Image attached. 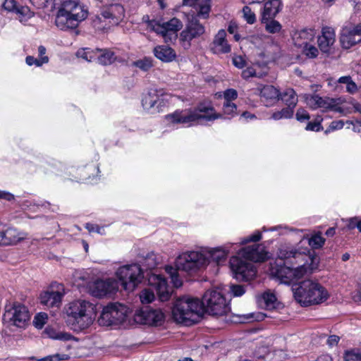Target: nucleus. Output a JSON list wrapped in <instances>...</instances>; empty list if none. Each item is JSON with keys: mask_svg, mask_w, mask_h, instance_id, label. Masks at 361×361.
Segmentation results:
<instances>
[{"mask_svg": "<svg viewBox=\"0 0 361 361\" xmlns=\"http://www.w3.org/2000/svg\"><path fill=\"white\" fill-rule=\"evenodd\" d=\"M282 4L280 0H270L265 3L262 15V21L273 19L281 11Z\"/></svg>", "mask_w": 361, "mask_h": 361, "instance_id": "29", "label": "nucleus"}, {"mask_svg": "<svg viewBox=\"0 0 361 361\" xmlns=\"http://www.w3.org/2000/svg\"><path fill=\"white\" fill-rule=\"evenodd\" d=\"M293 110H291L290 108H283L281 111L274 112L271 118L274 120H279L281 118H290L293 115Z\"/></svg>", "mask_w": 361, "mask_h": 361, "instance_id": "43", "label": "nucleus"}, {"mask_svg": "<svg viewBox=\"0 0 361 361\" xmlns=\"http://www.w3.org/2000/svg\"><path fill=\"white\" fill-rule=\"evenodd\" d=\"M146 260V266L148 269L154 268L157 263L155 262V255L154 253L149 254L145 259Z\"/></svg>", "mask_w": 361, "mask_h": 361, "instance_id": "55", "label": "nucleus"}, {"mask_svg": "<svg viewBox=\"0 0 361 361\" xmlns=\"http://www.w3.org/2000/svg\"><path fill=\"white\" fill-rule=\"evenodd\" d=\"M233 63L235 67L238 68H243L246 65L245 60L241 56H234L233 58Z\"/></svg>", "mask_w": 361, "mask_h": 361, "instance_id": "54", "label": "nucleus"}, {"mask_svg": "<svg viewBox=\"0 0 361 361\" xmlns=\"http://www.w3.org/2000/svg\"><path fill=\"white\" fill-rule=\"evenodd\" d=\"M256 75V72L254 68L247 67L246 69L243 71L242 77L244 79H248L250 77H254Z\"/></svg>", "mask_w": 361, "mask_h": 361, "instance_id": "57", "label": "nucleus"}, {"mask_svg": "<svg viewBox=\"0 0 361 361\" xmlns=\"http://www.w3.org/2000/svg\"><path fill=\"white\" fill-rule=\"evenodd\" d=\"M224 115L233 118L237 115V106L233 102H224L223 104Z\"/></svg>", "mask_w": 361, "mask_h": 361, "instance_id": "41", "label": "nucleus"}, {"mask_svg": "<svg viewBox=\"0 0 361 361\" xmlns=\"http://www.w3.org/2000/svg\"><path fill=\"white\" fill-rule=\"evenodd\" d=\"M281 99L287 106V108H290L294 111V109L298 103V95L295 90L292 88H288L280 94Z\"/></svg>", "mask_w": 361, "mask_h": 361, "instance_id": "31", "label": "nucleus"}, {"mask_svg": "<svg viewBox=\"0 0 361 361\" xmlns=\"http://www.w3.org/2000/svg\"><path fill=\"white\" fill-rule=\"evenodd\" d=\"M151 285L154 286L159 300L166 301L169 298V290L166 280L160 274H153L149 279Z\"/></svg>", "mask_w": 361, "mask_h": 361, "instance_id": "23", "label": "nucleus"}, {"mask_svg": "<svg viewBox=\"0 0 361 361\" xmlns=\"http://www.w3.org/2000/svg\"><path fill=\"white\" fill-rule=\"evenodd\" d=\"M142 104L145 109L151 111L152 113L162 111L163 109L168 104L165 96L162 94H159L156 90H150L143 97Z\"/></svg>", "mask_w": 361, "mask_h": 361, "instance_id": "18", "label": "nucleus"}, {"mask_svg": "<svg viewBox=\"0 0 361 361\" xmlns=\"http://www.w3.org/2000/svg\"><path fill=\"white\" fill-rule=\"evenodd\" d=\"M176 268L166 266L165 270L171 277V281L176 288L182 285L178 278V271L182 270L190 274L196 272L208 263V257L200 252H188L180 255L176 259Z\"/></svg>", "mask_w": 361, "mask_h": 361, "instance_id": "4", "label": "nucleus"}, {"mask_svg": "<svg viewBox=\"0 0 361 361\" xmlns=\"http://www.w3.org/2000/svg\"><path fill=\"white\" fill-rule=\"evenodd\" d=\"M262 299L266 309L271 310L276 307V298L274 293L266 292L262 295Z\"/></svg>", "mask_w": 361, "mask_h": 361, "instance_id": "39", "label": "nucleus"}, {"mask_svg": "<svg viewBox=\"0 0 361 361\" xmlns=\"http://www.w3.org/2000/svg\"><path fill=\"white\" fill-rule=\"evenodd\" d=\"M344 126V122L343 121H334L330 124V128L332 130L342 129Z\"/></svg>", "mask_w": 361, "mask_h": 361, "instance_id": "60", "label": "nucleus"}, {"mask_svg": "<svg viewBox=\"0 0 361 361\" xmlns=\"http://www.w3.org/2000/svg\"><path fill=\"white\" fill-rule=\"evenodd\" d=\"M3 245L15 244L23 238V237L20 236V233L13 228H8L6 229L3 228Z\"/></svg>", "mask_w": 361, "mask_h": 361, "instance_id": "33", "label": "nucleus"}, {"mask_svg": "<svg viewBox=\"0 0 361 361\" xmlns=\"http://www.w3.org/2000/svg\"><path fill=\"white\" fill-rule=\"evenodd\" d=\"M200 303L202 307V314L205 312L214 317H221L227 314L231 311L229 304L218 290L206 291Z\"/></svg>", "mask_w": 361, "mask_h": 361, "instance_id": "9", "label": "nucleus"}, {"mask_svg": "<svg viewBox=\"0 0 361 361\" xmlns=\"http://www.w3.org/2000/svg\"><path fill=\"white\" fill-rule=\"evenodd\" d=\"M350 124L353 125V130L354 132L361 133V121H350Z\"/></svg>", "mask_w": 361, "mask_h": 361, "instance_id": "63", "label": "nucleus"}, {"mask_svg": "<svg viewBox=\"0 0 361 361\" xmlns=\"http://www.w3.org/2000/svg\"><path fill=\"white\" fill-rule=\"evenodd\" d=\"M125 16V9L120 4H110L103 8L100 16H97L93 20L94 25H99V23L104 20H108L111 25H118Z\"/></svg>", "mask_w": 361, "mask_h": 361, "instance_id": "17", "label": "nucleus"}, {"mask_svg": "<svg viewBox=\"0 0 361 361\" xmlns=\"http://www.w3.org/2000/svg\"><path fill=\"white\" fill-rule=\"evenodd\" d=\"M1 6L6 11L18 14L20 21L25 17H31L30 11L28 7L18 6L16 0H4Z\"/></svg>", "mask_w": 361, "mask_h": 361, "instance_id": "28", "label": "nucleus"}, {"mask_svg": "<svg viewBox=\"0 0 361 361\" xmlns=\"http://www.w3.org/2000/svg\"><path fill=\"white\" fill-rule=\"evenodd\" d=\"M211 11V1L205 0L199 5V8L196 14L190 16H197V18L207 19Z\"/></svg>", "mask_w": 361, "mask_h": 361, "instance_id": "35", "label": "nucleus"}, {"mask_svg": "<svg viewBox=\"0 0 361 361\" xmlns=\"http://www.w3.org/2000/svg\"><path fill=\"white\" fill-rule=\"evenodd\" d=\"M229 290L234 297L242 296L245 293V287L242 285L232 284L230 286Z\"/></svg>", "mask_w": 361, "mask_h": 361, "instance_id": "49", "label": "nucleus"}, {"mask_svg": "<svg viewBox=\"0 0 361 361\" xmlns=\"http://www.w3.org/2000/svg\"><path fill=\"white\" fill-rule=\"evenodd\" d=\"M335 40L336 35L334 29L329 27L323 28L322 34L317 40L320 50L324 53H329Z\"/></svg>", "mask_w": 361, "mask_h": 361, "instance_id": "26", "label": "nucleus"}, {"mask_svg": "<svg viewBox=\"0 0 361 361\" xmlns=\"http://www.w3.org/2000/svg\"><path fill=\"white\" fill-rule=\"evenodd\" d=\"M269 258L264 246L260 244L243 247L237 256L230 259V268L235 279L250 281L257 274L256 268L251 262H263Z\"/></svg>", "mask_w": 361, "mask_h": 361, "instance_id": "1", "label": "nucleus"}, {"mask_svg": "<svg viewBox=\"0 0 361 361\" xmlns=\"http://www.w3.org/2000/svg\"><path fill=\"white\" fill-rule=\"evenodd\" d=\"M129 308L121 303H111L104 307L98 322L102 326L117 325L124 322L129 314Z\"/></svg>", "mask_w": 361, "mask_h": 361, "instance_id": "11", "label": "nucleus"}, {"mask_svg": "<svg viewBox=\"0 0 361 361\" xmlns=\"http://www.w3.org/2000/svg\"><path fill=\"white\" fill-rule=\"evenodd\" d=\"M257 90L259 91L262 101L267 106H271L279 99V90L273 85H259Z\"/></svg>", "mask_w": 361, "mask_h": 361, "instance_id": "24", "label": "nucleus"}, {"mask_svg": "<svg viewBox=\"0 0 361 361\" xmlns=\"http://www.w3.org/2000/svg\"><path fill=\"white\" fill-rule=\"evenodd\" d=\"M238 97V92L234 89H228L224 93V102H232Z\"/></svg>", "mask_w": 361, "mask_h": 361, "instance_id": "50", "label": "nucleus"}, {"mask_svg": "<svg viewBox=\"0 0 361 361\" xmlns=\"http://www.w3.org/2000/svg\"><path fill=\"white\" fill-rule=\"evenodd\" d=\"M345 361H361V348L346 350L343 354Z\"/></svg>", "mask_w": 361, "mask_h": 361, "instance_id": "36", "label": "nucleus"}, {"mask_svg": "<svg viewBox=\"0 0 361 361\" xmlns=\"http://www.w3.org/2000/svg\"><path fill=\"white\" fill-rule=\"evenodd\" d=\"M154 56L164 62H171L176 59V51L167 45H159L154 49Z\"/></svg>", "mask_w": 361, "mask_h": 361, "instance_id": "30", "label": "nucleus"}, {"mask_svg": "<svg viewBox=\"0 0 361 361\" xmlns=\"http://www.w3.org/2000/svg\"><path fill=\"white\" fill-rule=\"evenodd\" d=\"M325 243V239L322 237L320 233L315 234L308 239L309 245L312 249H319L322 247Z\"/></svg>", "mask_w": 361, "mask_h": 361, "instance_id": "40", "label": "nucleus"}, {"mask_svg": "<svg viewBox=\"0 0 361 361\" xmlns=\"http://www.w3.org/2000/svg\"><path fill=\"white\" fill-rule=\"evenodd\" d=\"M53 0H30L31 3L36 7L40 8L47 6V4Z\"/></svg>", "mask_w": 361, "mask_h": 361, "instance_id": "58", "label": "nucleus"}, {"mask_svg": "<svg viewBox=\"0 0 361 361\" xmlns=\"http://www.w3.org/2000/svg\"><path fill=\"white\" fill-rule=\"evenodd\" d=\"M140 298L142 303H149L154 298V293L149 289H145L140 293Z\"/></svg>", "mask_w": 361, "mask_h": 361, "instance_id": "48", "label": "nucleus"}, {"mask_svg": "<svg viewBox=\"0 0 361 361\" xmlns=\"http://www.w3.org/2000/svg\"><path fill=\"white\" fill-rule=\"evenodd\" d=\"M49 61L48 56H42L39 59H35V62L34 65L36 66H41L44 63H47Z\"/></svg>", "mask_w": 361, "mask_h": 361, "instance_id": "64", "label": "nucleus"}, {"mask_svg": "<svg viewBox=\"0 0 361 361\" xmlns=\"http://www.w3.org/2000/svg\"><path fill=\"white\" fill-rule=\"evenodd\" d=\"M63 294L59 290H47L41 293L40 302L47 307H59L61 304Z\"/></svg>", "mask_w": 361, "mask_h": 361, "instance_id": "27", "label": "nucleus"}, {"mask_svg": "<svg viewBox=\"0 0 361 361\" xmlns=\"http://www.w3.org/2000/svg\"><path fill=\"white\" fill-rule=\"evenodd\" d=\"M66 313L73 329L82 330L93 323L96 317V307L88 301L78 300L69 304Z\"/></svg>", "mask_w": 361, "mask_h": 361, "instance_id": "6", "label": "nucleus"}, {"mask_svg": "<svg viewBox=\"0 0 361 361\" xmlns=\"http://www.w3.org/2000/svg\"><path fill=\"white\" fill-rule=\"evenodd\" d=\"M205 33L206 27L197 16H188L184 29L180 32L179 40L184 49H188L193 39L202 38Z\"/></svg>", "mask_w": 361, "mask_h": 361, "instance_id": "12", "label": "nucleus"}, {"mask_svg": "<svg viewBox=\"0 0 361 361\" xmlns=\"http://www.w3.org/2000/svg\"><path fill=\"white\" fill-rule=\"evenodd\" d=\"M222 114L215 112L212 106L200 104L194 109L176 110L172 114H167L165 118L171 123L190 126L195 123H198L200 120L210 121L222 118Z\"/></svg>", "mask_w": 361, "mask_h": 361, "instance_id": "3", "label": "nucleus"}, {"mask_svg": "<svg viewBox=\"0 0 361 361\" xmlns=\"http://www.w3.org/2000/svg\"><path fill=\"white\" fill-rule=\"evenodd\" d=\"M95 53L97 54L96 60L102 65L111 64L116 60L114 52L110 49H96Z\"/></svg>", "mask_w": 361, "mask_h": 361, "instance_id": "32", "label": "nucleus"}, {"mask_svg": "<svg viewBox=\"0 0 361 361\" xmlns=\"http://www.w3.org/2000/svg\"><path fill=\"white\" fill-rule=\"evenodd\" d=\"M358 218L359 217L355 216V217L350 218V219L345 220L346 227L349 230H352V229L357 228Z\"/></svg>", "mask_w": 361, "mask_h": 361, "instance_id": "56", "label": "nucleus"}, {"mask_svg": "<svg viewBox=\"0 0 361 361\" xmlns=\"http://www.w3.org/2000/svg\"><path fill=\"white\" fill-rule=\"evenodd\" d=\"M243 13L245 20L249 24H253L256 20L255 14L252 11L251 8L245 6L243 8Z\"/></svg>", "mask_w": 361, "mask_h": 361, "instance_id": "46", "label": "nucleus"}, {"mask_svg": "<svg viewBox=\"0 0 361 361\" xmlns=\"http://www.w3.org/2000/svg\"><path fill=\"white\" fill-rule=\"evenodd\" d=\"M296 119L300 122H303L310 119V114L304 109L300 108L297 110L295 114Z\"/></svg>", "mask_w": 361, "mask_h": 361, "instance_id": "53", "label": "nucleus"}, {"mask_svg": "<svg viewBox=\"0 0 361 361\" xmlns=\"http://www.w3.org/2000/svg\"><path fill=\"white\" fill-rule=\"evenodd\" d=\"M305 102L307 105L312 109H322L324 111L330 110L341 114L344 112L341 106L344 102V99L341 97H322L318 94H308L305 97Z\"/></svg>", "mask_w": 361, "mask_h": 361, "instance_id": "13", "label": "nucleus"}, {"mask_svg": "<svg viewBox=\"0 0 361 361\" xmlns=\"http://www.w3.org/2000/svg\"><path fill=\"white\" fill-rule=\"evenodd\" d=\"M118 277L123 288L128 291H133L144 279V271L138 264L122 266L116 271Z\"/></svg>", "mask_w": 361, "mask_h": 361, "instance_id": "10", "label": "nucleus"}, {"mask_svg": "<svg viewBox=\"0 0 361 361\" xmlns=\"http://www.w3.org/2000/svg\"><path fill=\"white\" fill-rule=\"evenodd\" d=\"M47 320V314L46 313L40 312L35 317L33 320V324L37 329H41L46 324Z\"/></svg>", "mask_w": 361, "mask_h": 361, "instance_id": "44", "label": "nucleus"}, {"mask_svg": "<svg viewBox=\"0 0 361 361\" xmlns=\"http://www.w3.org/2000/svg\"><path fill=\"white\" fill-rule=\"evenodd\" d=\"M226 32L221 29L214 36V40L210 46V50L216 54H228L231 51V46L226 39Z\"/></svg>", "mask_w": 361, "mask_h": 361, "instance_id": "22", "label": "nucleus"}, {"mask_svg": "<svg viewBox=\"0 0 361 361\" xmlns=\"http://www.w3.org/2000/svg\"><path fill=\"white\" fill-rule=\"evenodd\" d=\"M116 288L117 283L114 280H97L90 287V292L94 297L102 298L112 294Z\"/></svg>", "mask_w": 361, "mask_h": 361, "instance_id": "21", "label": "nucleus"}, {"mask_svg": "<svg viewBox=\"0 0 361 361\" xmlns=\"http://www.w3.org/2000/svg\"><path fill=\"white\" fill-rule=\"evenodd\" d=\"M302 53L310 59H314L318 56L319 51L314 46L308 44L307 46H305L302 48Z\"/></svg>", "mask_w": 361, "mask_h": 361, "instance_id": "45", "label": "nucleus"}, {"mask_svg": "<svg viewBox=\"0 0 361 361\" xmlns=\"http://www.w3.org/2000/svg\"><path fill=\"white\" fill-rule=\"evenodd\" d=\"M87 17V11L76 1L61 3L56 17V25L61 30L74 29Z\"/></svg>", "mask_w": 361, "mask_h": 361, "instance_id": "8", "label": "nucleus"}, {"mask_svg": "<svg viewBox=\"0 0 361 361\" xmlns=\"http://www.w3.org/2000/svg\"><path fill=\"white\" fill-rule=\"evenodd\" d=\"M228 250L221 247L212 249L209 252V257L216 264H220L225 262Z\"/></svg>", "mask_w": 361, "mask_h": 361, "instance_id": "34", "label": "nucleus"}, {"mask_svg": "<svg viewBox=\"0 0 361 361\" xmlns=\"http://www.w3.org/2000/svg\"><path fill=\"white\" fill-rule=\"evenodd\" d=\"M292 291L295 300L303 307L322 303L329 297L324 287L310 279L294 284L292 286Z\"/></svg>", "mask_w": 361, "mask_h": 361, "instance_id": "5", "label": "nucleus"}, {"mask_svg": "<svg viewBox=\"0 0 361 361\" xmlns=\"http://www.w3.org/2000/svg\"><path fill=\"white\" fill-rule=\"evenodd\" d=\"M271 274L277 279L281 283L290 284L293 280H298L303 276L295 267H291L286 263L283 264L272 265L270 269Z\"/></svg>", "mask_w": 361, "mask_h": 361, "instance_id": "16", "label": "nucleus"}, {"mask_svg": "<svg viewBox=\"0 0 361 361\" xmlns=\"http://www.w3.org/2000/svg\"><path fill=\"white\" fill-rule=\"evenodd\" d=\"M340 42L344 49H350L361 42V24L344 27L341 33Z\"/></svg>", "mask_w": 361, "mask_h": 361, "instance_id": "19", "label": "nucleus"}, {"mask_svg": "<svg viewBox=\"0 0 361 361\" xmlns=\"http://www.w3.org/2000/svg\"><path fill=\"white\" fill-rule=\"evenodd\" d=\"M262 238V234L259 231H256L253 234L250 235L248 237L245 238L241 242L240 244H245L250 242H257L259 241Z\"/></svg>", "mask_w": 361, "mask_h": 361, "instance_id": "51", "label": "nucleus"}, {"mask_svg": "<svg viewBox=\"0 0 361 361\" xmlns=\"http://www.w3.org/2000/svg\"><path fill=\"white\" fill-rule=\"evenodd\" d=\"M133 65L143 71H147L149 70L153 64L152 61L149 58H144L133 63Z\"/></svg>", "mask_w": 361, "mask_h": 361, "instance_id": "42", "label": "nucleus"}, {"mask_svg": "<svg viewBox=\"0 0 361 361\" xmlns=\"http://www.w3.org/2000/svg\"><path fill=\"white\" fill-rule=\"evenodd\" d=\"M95 49H92L90 48H85L82 50H79L77 52V56L82 58L83 59L87 61H96L97 54L95 53Z\"/></svg>", "mask_w": 361, "mask_h": 361, "instance_id": "38", "label": "nucleus"}, {"mask_svg": "<svg viewBox=\"0 0 361 361\" xmlns=\"http://www.w3.org/2000/svg\"><path fill=\"white\" fill-rule=\"evenodd\" d=\"M68 359V355L65 354H54L48 355L43 358L39 359L38 361H54V360H65Z\"/></svg>", "mask_w": 361, "mask_h": 361, "instance_id": "52", "label": "nucleus"}, {"mask_svg": "<svg viewBox=\"0 0 361 361\" xmlns=\"http://www.w3.org/2000/svg\"><path fill=\"white\" fill-rule=\"evenodd\" d=\"M30 314L25 305L21 304L14 305L10 309L6 310L3 319L10 325L18 328H25L30 320Z\"/></svg>", "mask_w": 361, "mask_h": 361, "instance_id": "14", "label": "nucleus"}, {"mask_svg": "<svg viewBox=\"0 0 361 361\" xmlns=\"http://www.w3.org/2000/svg\"><path fill=\"white\" fill-rule=\"evenodd\" d=\"M340 337L336 335H331L327 340V343L329 346H334L338 344Z\"/></svg>", "mask_w": 361, "mask_h": 361, "instance_id": "61", "label": "nucleus"}, {"mask_svg": "<svg viewBox=\"0 0 361 361\" xmlns=\"http://www.w3.org/2000/svg\"><path fill=\"white\" fill-rule=\"evenodd\" d=\"M134 320L136 323L149 325L160 326L164 320V314L160 309H152L146 307L137 311L134 315Z\"/></svg>", "mask_w": 361, "mask_h": 361, "instance_id": "15", "label": "nucleus"}, {"mask_svg": "<svg viewBox=\"0 0 361 361\" xmlns=\"http://www.w3.org/2000/svg\"><path fill=\"white\" fill-rule=\"evenodd\" d=\"M346 90L350 94H354L357 91V87L355 82H354L353 80H350L347 85H346Z\"/></svg>", "mask_w": 361, "mask_h": 361, "instance_id": "59", "label": "nucleus"}, {"mask_svg": "<svg viewBox=\"0 0 361 361\" xmlns=\"http://www.w3.org/2000/svg\"><path fill=\"white\" fill-rule=\"evenodd\" d=\"M280 259L286 261L287 264L295 267L304 277L317 270L319 267V258L315 252L309 248H281L278 252Z\"/></svg>", "mask_w": 361, "mask_h": 361, "instance_id": "2", "label": "nucleus"}, {"mask_svg": "<svg viewBox=\"0 0 361 361\" xmlns=\"http://www.w3.org/2000/svg\"><path fill=\"white\" fill-rule=\"evenodd\" d=\"M315 31L313 29H302L295 31L292 37L293 44L298 48L307 46L314 38Z\"/></svg>", "mask_w": 361, "mask_h": 361, "instance_id": "25", "label": "nucleus"}, {"mask_svg": "<svg viewBox=\"0 0 361 361\" xmlns=\"http://www.w3.org/2000/svg\"><path fill=\"white\" fill-rule=\"evenodd\" d=\"M172 314L174 319L186 325L197 323L202 316L200 300L187 296L178 298L173 305Z\"/></svg>", "mask_w": 361, "mask_h": 361, "instance_id": "7", "label": "nucleus"}, {"mask_svg": "<svg viewBox=\"0 0 361 361\" xmlns=\"http://www.w3.org/2000/svg\"><path fill=\"white\" fill-rule=\"evenodd\" d=\"M149 26L157 33L165 37L169 32L176 33L180 30L183 27V23L179 19L173 18L161 24L155 20L149 21Z\"/></svg>", "mask_w": 361, "mask_h": 361, "instance_id": "20", "label": "nucleus"}, {"mask_svg": "<svg viewBox=\"0 0 361 361\" xmlns=\"http://www.w3.org/2000/svg\"><path fill=\"white\" fill-rule=\"evenodd\" d=\"M262 23L265 24L266 30L271 34L279 32L282 27L281 25L274 18L262 21Z\"/></svg>", "mask_w": 361, "mask_h": 361, "instance_id": "37", "label": "nucleus"}, {"mask_svg": "<svg viewBox=\"0 0 361 361\" xmlns=\"http://www.w3.org/2000/svg\"><path fill=\"white\" fill-rule=\"evenodd\" d=\"M322 118L320 116H318L314 121H310L307 123L305 127V130H311V131H320L322 130V127L321 126V122Z\"/></svg>", "mask_w": 361, "mask_h": 361, "instance_id": "47", "label": "nucleus"}, {"mask_svg": "<svg viewBox=\"0 0 361 361\" xmlns=\"http://www.w3.org/2000/svg\"><path fill=\"white\" fill-rule=\"evenodd\" d=\"M85 227L89 232L100 233L101 228L97 225L87 223L85 224Z\"/></svg>", "mask_w": 361, "mask_h": 361, "instance_id": "62", "label": "nucleus"}]
</instances>
